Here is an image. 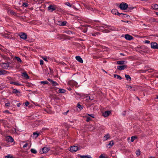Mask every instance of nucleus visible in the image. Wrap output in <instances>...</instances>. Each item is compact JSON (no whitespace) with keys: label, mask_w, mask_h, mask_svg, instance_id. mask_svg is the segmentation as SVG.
<instances>
[{"label":"nucleus","mask_w":158,"mask_h":158,"mask_svg":"<svg viewBox=\"0 0 158 158\" xmlns=\"http://www.w3.org/2000/svg\"><path fill=\"white\" fill-rule=\"evenodd\" d=\"M10 104L9 102H8L5 104L6 106H10Z\"/></svg>","instance_id":"nucleus-46"},{"label":"nucleus","mask_w":158,"mask_h":158,"mask_svg":"<svg viewBox=\"0 0 158 158\" xmlns=\"http://www.w3.org/2000/svg\"><path fill=\"white\" fill-rule=\"evenodd\" d=\"M3 113H9V114H10V113L9 111L8 110H6L3 111Z\"/></svg>","instance_id":"nucleus-44"},{"label":"nucleus","mask_w":158,"mask_h":158,"mask_svg":"<svg viewBox=\"0 0 158 158\" xmlns=\"http://www.w3.org/2000/svg\"><path fill=\"white\" fill-rule=\"evenodd\" d=\"M28 5V4H27V3H26V2H24L23 4V6L24 7H26Z\"/></svg>","instance_id":"nucleus-40"},{"label":"nucleus","mask_w":158,"mask_h":158,"mask_svg":"<svg viewBox=\"0 0 158 158\" xmlns=\"http://www.w3.org/2000/svg\"><path fill=\"white\" fill-rule=\"evenodd\" d=\"M117 15H118L120 17H123V15H125L126 14L122 13H119L118 12Z\"/></svg>","instance_id":"nucleus-38"},{"label":"nucleus","mask_w":158,"mask_h":158,"mask_svg":"<svg viewBox=\"0 0 158 158\" xmlns=\"http://www.w3.org/2000/svg\"><path fill=\"white\" fill-rule=\"evenodd\" d=\"M86 98H87L86 100L90 99V97L89 96H87L86 97Z\"/></svg>","instance_id":"nucleus-58"},{"label":"nucleus","mask_w":158,"mask_h":158,"mask_svg":"<svg viewBox=\"0 0 158 158\" xmlns=\"http://www.w3.org/2000/svg\"><path fill=\"white\" fill-rule=\"evenodd\" d=\"M69 111V110H67L66 112L64 113V115H66L67 114V113Z\"/></svg>","instance_id":"nucleus-57"},{"label":"nucleus","mask_w":158,"mask_h":158,"mask_svg":"<svg viewBox=\"0 0 158 158\" xmlns=\"http://www.w3.org/2000/svg\"><path fill=\"white\" fill-rule=\"evenodd\" d=\"M99 158H106L104 156H103V154H101L99 157Z\"/></svg>","instance_id":"nucleus-47"},{"label":"nucleus","mask_w":158,"mask_h":158,"mask_svg":"<svg viewBox=\"0 0 158 158\" xmlns=\"http://www.w3.org/2000/svg\"><path fill=\"white\" fill-rule=\"evenodd\" d=\"M116 63L118 64L122 65L124 64L125 63H127V61H118L116 62Z\"/></svg>","instance_id":"nucleus-15"},{"label":"nucleus","mask_w":158,"mask_h":158,"mask_svg":"<svg viewBox=\"0 0 158 158\" xmlns=\"http://www.w3.org/2000/svg\"><path fill=\"white\" fill-rule=\"evenodd\" d=\"M118 12V10L115 9H113L111 10L112 14L115 15H117Z\"/></svg>","instance_id":"nucleus-22"},{"label":"nucleus","mask_w":158,"mask_h":158,"mask_svg":"<svg viewBox=\"0 0 158 158\" xmlns=\"http://www.w3.org/2000/svg\"><path fill=\"white\" fill-rule=\"evenodd\" d=\"M81 95H80V96L81 97H84V96H85L83 94H82V93H81Z\"/></svg>","instance_id":"nucleus-59"},{"label":"nucleus","mask_w":158,"mask_h":158,"mask_svg":"<svg viewBox=\"0 0 158 158\" xmlns=\"http://www.w3.org/2000/svg\"><path fill=\"white\" fill-rule=\"evenodd\" d=\"M65 92L66 90L63 89H60L58 90V92L60 93H64Z\"/></svg>","instance_id":"nucleus-26"},{"label":"nucleus","mask_w":158,"mask_h":158,"mask_svg":"<svg viewBox=\"0 0 158 158\" xmlns=\"http://www.w3.org/2000/svg\"><path fill=\"white\" fill-rule=\"evenodd\" d=\"M114 141L113 140H112L110 141L109 143L108 144V146H109V148H110L114 145Z\"/></svg>","instance_id":"nucleus-21"},{"label":"nucleus","mask_w":158,"mask_h":158,"mask_svg":"<svg viewBox=\"0 0 158 158\" xmlns=\"http://www.w3.org/2000/svg\"><path fill=\"white\" fill-rule=\"evenodd\" d=\"M80 149L79 147L76 146H73L71 147L69 151L72 152H75Z\"/></svg>","instance_id":"nucleus-2"},{"label":"nucleus","mask_w":158,"mask_h":158,"mask_svg":"<svg viewBox=\"0 0 158 158\" xmlns=\"http://www.w3.org/2000/svg\"><path fill=\"white\" fill-rule=\"evenodd\" d=\"M86 121L87 122H89V121H91L92 120V119L91 118L89 117L86 116Z\"/></svg>","instance_id":"nucleus-36"},{"label":"nucleus","mask_w":158,"mask_h":158,"mask_svg":"<svg viewBox=\"0 0 158 158\" xmlns=\"http://www.w3.org/2000/svg\"><path fill=\"white\" fill-rule=\"evenodd\" d=\"M77 107L80 110H81L83 109L84 106H83L81 105L80 104V103L79 102L77 105Z\"/></svg>","instance_id":"nucleus-24"},{"label":"nucleus","mask_w":158,"mask_h":158,"mask_svg":"<svg viewBox=\"0 0 158 158\" xmlns=\"http://www.w3.org/2000/svg\"><path fill=\"white\" fill-rule=\"evenodd\" d=\"M23 74L24 77L26 79H29V76L26 72H23Z\"/></svg>","instance_id":"nucleus-28"},{"label":"nucleus","mask_w":158,"mask_h":158,"mask_svg":"<svg viewBox=\"0 0 158 158\" xmlns=\"http://www.w3.org/2000/svg\"><path fill=\"white\" fill-rule=\"evenodd\" d=\"M64 32L65 33H67L68 34H69V35H70L71 34H73V32L72 31H69V30L65 31H64Z\"/></svg>","instance_id":"nucleus-31"},{"label":"nucleus","mask_w":158,"mask_h":158,"mask_svg":"<svg viewBox=\"0 0 158 158\" xmlns=\"http://www.w3.org/2000/svg\"><path fill=\"white\" fill-rule=\"evenodd\" d=\"M10 63H2L1 65V66L3 68L5 69H7L9 67Z\"/></svg>","instance_id":"nucleus-8"},{"label":"nucleus","mask_w":158,"mask_h":158,"mask_svg":"<svg viewBox=\"0 0 158 158\" xmlns=\"http://www.w3.org/2000/svg\"><path fill=\"white\" fill-rule=\"evenodd\" d=\"M43 59L44 60L46 61H48V60H47V58L46 57H43Z\"/></svg>","instance_id":"nucleus-54"},{"label":"nucleus","mask_w":158,"mask_h":158,"mask_svg":"<svg viewBox=\"0 0 158 158\" xmlns=\"http://www.w3.org/2000/svg\"><path fill=\"white\" fill-rule=\"evenodd\" d=\"M29 104V102L28 101H27V102H26L25 103V105L26 106H28Z\"/></svg>","instance_id":"nucleus-49"},{"label":"nucleus","mask_w":158,"mask_h":158,"mask_svg":"<svg viewBox=\"0 0 158 158\" xmlns=\"http://www.w3.org/2000/svg\"><path fill=\"white\" fill-rule=\"evenodd\" d=\"M47 80L50 81L53 86H55L58 85V84L55 81H54L50 78H48Z\"/></svg>","instance_id":"nucleus-10"},{"label":"nucleus","mask_w":158,"mask_h":158,"mask_svg":"<svg viewBox=\"0 0 158 158\" xmlns=\"http://www.w3.org/2000/svg\"><path fill=\"white\" fill-rule=\"evenodd\" d=\"M110 135L108 134H107L106 135L104 136L103 140L104 141H106L109 138H110Z\"/></svg>","instance_id":"nucleus-19"},{"label":"nucleus","mask_w":158,"mask_h":158,"mask_svg":"<svg viewBox=\"0 0 158 158\" xmlns=\"http://www.w3.org/2000/svg\"><path fill=\"white\" fill-rule=\"evenodd\" d=\"M50 149L46 147H44L40 150V153L41 154L46 153H47Z\"/></svg>","instance_id":"nucleus-6"},{"label":"nucleus","mask_w":158,"mask_h":158,"mask_svg":"<svg viewBox=\"0 0 158 158\" xmlns=\"http://www.w3.org/2000/svg\"><path fill=\"white\" fill-rule=\"evenodd\" d=\"M125 77L127 80L130 81L131 80V78L128 75L125 74Z\"/></svg>","instance_id":"nucleus-27"},{"label":"nucleus","mask_w":158,"mask_h":158,"mask_svg":"<svg viewBox=\"0 0 158 158\" xmlns=\"http://www.w3.org/2000/svg\"><path fill=\"white\" fill-rule=\"evenodd\" d=\"M86 115H87L91 117L92 118H94V114H86Z\"/></svg>","instance_id":"nucleus-39"},{"label":"nucleus","mask_w":158,"mask_h":158,"mask_svg":"<svg viewBox=\"0 0 158 158\" xmlns=\"http://www.w3.org/2000/svg\"><path fill=\"white\" fill-rule=\"evenodd\" d=\"M9 12L10 14L11 15H16V13L13 10H10L9 11Z\"/></svg>","instance_id":"nucleus-29"},{"label":"nucleus","mask_w":158,"mask_h":158,"mask_svg":"<svg viewBox=\"0 0 158 158\" xmlns=\"http://www.w3.org/2000/svg\"><path fill=\"white\" fill-rule=\"evenodd\" d=\"M21 105V104L20 103H19L17 104V106L18 107H19Z\"/></svg>","instance_id":"nucleus-55"},{"label":"nucleus","mask_w":158,"mask_h":158,"mask_svg":"<svg viewBox=\"0 0 158 158\" xmlns=\"http://www.w3.org/2000/svg\"><path fill=\"white\" fill-rule=\"evenodd\" d=\"M92 35L93 36H95L96 35V34H92Z\"/></svg>","instance_id":"nucleus-63"},{"label":"nucleus","mask_w":158,"mask_h":158,"mask_svg":"<svg viewBox=\"0 0 158 158\" xmlns=\"http://www.w3.org/2000/svg\"><path fill=\"white\" fill-rule=\"evenodd\" d=\"M31 153L35 154L37 153V151L34 149L32 148L31 149Z\"/></svg>","instance_id":"nucleus-33"},{"label":"nucleus","mask_w":158,"mask_h":158,"mask_svg":"<svg viewBox=\"0 0 158 158\" xmlns=\"http://www.w3.org/2000/svg\"><path fill=\"white\" fill-rule=\"evenodd\" d=\"M40 64L41 65H42L44 64V61L43 60H40Z\"/></svg>","instance_id":"nucleus-45"},{"label":"nucleus","mask_w":158,"mask_h":158,"mask_svg":"<svg viewBox=\"0 0 158 158\" xmlns=\"http://www.w3.org/2000/svg\"><path fill=\"white\" fill-rule=\"evenodd\" d=\"M114 77L115 78H116L118 80H121L122 79V77L119 75L114 74Z\"/></svg>","instance_id":"nucleus-20"},{"label":"nucleus","mask_w":158,"mask_h":158,"mask_svg":"<svg viewBox=\"0 0 158 158\" xmlns=\"http://www.w3.org/2000/svg\"><path fill=\"white\" fill-rule=\"evenodd\" d=\"M72 82H73V83L74 84V85L77 86V82H76L74 81H72Z\"/></svg>","instance_id":"nucleus-50"},{"label":"nucleus","mask_w":158,"mask_h":158,"mask_svg":"<svg viewBox=\"0 0 158 158\" xmlns=\"http://www.w3.org/2000/svg\"><path fill=\"white\" fill-rule=\"evenodd\" d=\"M152 7L154 10H157L158 9V5L156 4H152Z\"/></svg>","instance_id":"nucleus-18"},{"label":"nucleus","mask_w":158,"mask_h":158,"mask_svg":"<svg viewBox=\"0 0 158 158\" xmlns=\"http://www.w3.org/2000/svg\"><path fill=\"white\" fill-rule=\"evenodd\" d=\"M153 22H156V19L155 18H153Z\"/></svg>","instance_id":"nucleus-62"},{"label":"nucleus","mask_w":158,"mask_h":158,"mask_svg":"<svg viewBox=\"0 0 158 158\" xmlns=\"http://www.w3.org/2000/svg\"><path fill=\"white\" fill-rule=\"evenodd\" d=\"M151 47L152 49H158V44L156 42H152L151 43Z\"/></svg>","instance_id":"nucleus-5"},{"label":"nucleus","mask_w":158,"mask_h":158,"mask_svg":"<svg viewBox=\"0 0 158 158\" xmlns=\"http://www.w3.org/2000/svg\"><path fill=\"white\" fill-rule=\"evenodd\" d=\"M60 25V26H64L66 25L67 22L66 21H64L63 22L59 21V22Z\"/></svg>","instance_id":"nucleus-16"},{"label":"nucleus","mask_w":158,"mask_h":158,"mask_svg":"<svg viewBox=\"0 0 158 158\" xmlns=\"http://www.w3.org/2000/svg\"><path fill=\"white\" fill-rule=\"evenodd\" d=\"M18 35L20 37V38L23 40H25L27 39V35L25 33L21 32Z\"/></svg>","instance_id":"nucleus-4"},{"label":"nucleus","mask_w":158,"mask_h":158,"mask_svg":"<svg viewBox=\"0 0 158 158\" xmlns=\"http://www.w3.org/2000/svg\"><path fill=\"white\" fill-rule=\"evenodd\" d=\"M111 113V111H106L103 114V116L104 117H106L108 116Z\"/></svg>","instance_id":"nucleus-12"},{"label":"nucleus","mask_w":158,"mask_h":158,"mask_svg":"<svg viewBox=\"0 0 158 158\" xmlns=\"http://www.w3.org/2000/svg\"><path fill=\"white\" fill-rule=\"evenodd\" d=\"M75 93L77 95L79 96H80V95H81V93H78V92H76Z\"/></svg>","instance_id":"nucleus-53"},{"label":"nucleus","mask_w":158,"mask_h":158,"mask_svg":"<svg viewBox=\"0 0 158 158\" xmlns=\"http://www.w3.org/2000/svg\"><path fill=\"white\" fill-rule=\"evenodd\" d=\"M125 38L127 40H130L133 39V37L129 34H126L125 35Z\"/></svg>","instance_id":"nucleus-11"},{"label":"nucleus","mask_w":158,"mask_h":158,"mask_svg":"<svg viewBox=\"0 0 158 158\" xmlns=\"http://www.w3.org/2000/svg\"><path fill=\"white\" fill-rule=\"evenodd\" d=\"M120 55H122V56H125L124 54L123 53H120Z\"/></svg>","instance_id":"nucleus-61"},{"label":"nucleus","mask_w":158,"mask_h":158,"mask_svg":"<svg viewBox=\"0 0 158 158\" xmlns=\"http://www.w3.org/2000/svg\"><path fill=\"white\" fill-rule=\"evenodd\" d=\"M80 158H92L90 156L88 155L81 156Z\"/></svg>","instance_id":"nucleus-25"},{"label":"nucleus","mask_w":158,"mask_h":158,"mask_svg":"<svg viewBox=\"0 0 158 158\" xmlns=\"http://www.w3.org/2000/svg\"><path fill=\"white\" fill-rule=\"evenodd\" d=\"M127 66V65H118L117 66V69L119 70H122L126 69Z\"/></svg>","instance_id":"nucleus-7"},{"label":"nucleus","mask_w":158,"mask_h":158,"mask_svg":"<svg viewBox=\"0 0 158 158\" xmlns=\"http://www.w3.org/2000/svg\"><path fill=\"white\" fill-rule=\"evenodd\" d=\"M6 140L8 142H12L14 141L13 138L10 136H8L6 137Z\"/></svg>","instance_id":"nucleus-9"},{"label":"nucleus","mask_w":158,"mask_h":158,"mask_svg":"<svg viewBox=\"0 0 158 158\" xmlns=\"http://www.w3.org/2000/svg\"><path fill=\"white\" fill-rule=\"evenodd\" d=\"M144 43H146V44H149L150 43V42L148 40H145V41H144Z\"/></svg>","instance_id":"nucleus-51"},{"label":"nucleus","mask_w":158,"mask_h":158,"mask_svg":"<svg viewBox=\"0 0 158 158\" xmlns=\"http://www.w3.org/2000/svg\"><path fill=\"white\" fill-rule=\"evenodd\" d=\"M107 28H108L109 29H110L111 30H113L114 29H112V28H110V27H113L114 28V27H111V26L109 25H107Z\"/></svg>","instance_id":"nucleus-48"},{"label":"nucleus","mask_w":158,"mask_h":158,"mask_svg":"<svg viewBox=\"0 0 158 158\" xmlns=\"http://www.w3.org/2000/svg\"><path fill=\"white\" fill-rule=\"evenodd\" d=\"M132 88V87L131 86L128 85L127 86V88L128 89H131V88Z\"/></svg>","instance_id":"nucleus-56"},{"label":"nucleus","mask_w":158,"mask_h":158,"mask_svg":"<svg viewBox=\"0 0 158 158\" xmlns=\"http://www.w3.org/2000/svg\"><path fill=\"white\" fill-rule=\"evenodd\" d=\"M7 73H9L7 71L4 70H0V75H5Z\"/></svg>","instance_id":"nucleus-14"},{"label":"nucleus","mask_w":158,"mask_h":158,"mask_svg":"<svg viewBox=\"0 0 158 158\" xmlns=\"http://www.w3.org/2000/svg\"><path fill=\"white\" fill-rule=\"evenodd\" d=\"M75 57L77 60L79 62L81 63H83V60H82V59L80 57V56H76Z\"/></svg>","instance_id":"nucleus-13"},{"label":"nucleus","mask_w":158,"mask_h":158,"mask_svg":"<svg viewBox=\"0 0 158 158\" xmlns=\"http://www.w3.org/2000/svg\"><path fill=\"white\" fill-rule=\"evenodd\" d=\"M68 89L70 91L72 89H71V88H68Z\"/></svg>","instance_id":"nucleus-64"},{"label":"nucleus","mask_w":158,"mask_h":158,"mask_svg":"<svg viewBox=\"0 0 158 158\" xmlns=\"http://www.w3.org/2000/svg\"><path fill=\"white\" fill-rule=\"evenodd\" d=\"M15 59H16L19 62L21 63L22 62V61L21 60V59L19 57H15Z\"/></svg>","instance_id":"nucleus-32"},{"label":"nucleus","mask_w":158,"mask_h":158,"mask_svg":"<svg viewBox=\"0 0 158 158\" xmlns=\"http://www.w3.org/2000/svg\"><path fill=\"white\" fill-rule=\"evenodd\" d=\"M14 158L13 156H12L10 154H8L6 156H5V158Z\"/></svg>","instance_id":"nucleus-37"},{"label":"nucleus","mask_w":158,"mask_h":158,"mask_svg":"<svg viewBox=\"0 0 158 158\" xmlns=\"http://www.w3.org/2000/svg\"><path fill=\"white\" fill-rule=\"evenodd\" d=\"M40 134V133H37L36 132H34L33 133V135L35 138H37Z\"/></svg>","instance_id":"nucleus-30"},{"label":"nucleus","mask_w":158,"mask_h":158,"mask_svg":"<svg viewBox=\"0 0 158 158\" xmlns=\"http://www.w3.org/2000/svg\"><path fill=\"white\" fill-rule=\"evenodd\" d=\"M137 137L136 136H132L131 138V141L132 142H133L135 139H136Z\"/></svg>","instance_id":"nucleus-34"},{"label":"nucleus","mask_w":158,"mask_h":158,"mask_svg":"<svg viewBox=\"0 0 158 158\" xmlns=\"http://www.w3.org/2000/svg\"><path fill=\"white\" fill-rule=\"evenodd\" d=\"M128 9H129L130 10H132L134 8H130L129 7L127 8Z\"/></svg>","instance_id":"nucleus-60"},{"label":"nucleus","mask_w":158,"mask_h":158,"mask_svg":"<svg viewBox=\"0 0 158 158\" xmlns=\"http://www.w3.org/2000/svg\"><path fill=\"white\" fill-rule=\"evenodd\" d=\"M13 93L14 94H20V91L16 89H13L12 90Z\"/></svg>","instance_id":"nucleus-23"},{"label":"nucleus","mask_w":158,"mask_h":158,"mask_svg":"<svg viewBox=\"0 0 158 158\" xmlns=\"http://www.w3.org/2000/svg\"><path fill=\"white\" fill-rule=\"evenodd\" d=\"M2 57H3V59H5L7 60V59L9 58L8 57H7L6 56H5L4 55H2Z\"/></svg>","instance_id":"nucleus-43"},{"label":"nucleus","mask_w":158,"mask_h":158,"mask_svg":"<svg viewBox=\"0 0 158 158\" xmlns=\"http://www.w3.org/2000/svg\"><path fill=\"white\" fill-rule=\"evenodd\" d=\"M10 84L15 85H16L20 86L21 84H20L18 82L10 81Z\"/></svg>","instance_id":"nucleus-17"},{"label":"nucleus","mask_w":158,"mask_h":158,"mask_svg":"<svg viewBox=\"0 0 158 158\" xmlns=\"http://www.w3.org/2000/svg\"><path fill=\"white\" fill-rule=\"evenodd\" d=\"M65 5L68 6L69 7H72V5L69 2H67L65 3Z\"/></svg>","instance_id":"nucleus-41"},{"label":"nucleus","mask_w":158,"mask_h":158,"mask_svg":"<svg viewBox=\"0 0 158 158\" xmlns=\"http://www.w3.org/2000/svg\"><path fill=\"white\" fill-rule=\"evenodd\" d=\"M56 8L57 7L56 5H51L48 7V10L52 12L55 10Z\"/></svg>","instance_id":"nucleus-3"},{"label":"nucleus","mask_w":158,"mask_h":158,"mask_svg":"<svg viewBox=\"0 0 158 158\" xmlns=\"http://www.w3.org/2000/svg\"><path fill=\"white\" fill-rule=\"evenodd\" d=\"M119 7L121 10H126L128 8V5L125 2H122L120 5Z\"/></svg>","instance_id":"nucleus-1"},{"label":"nucleus","mask_w":158,"mask_h":158,"mask_svg":"<svg viewBox=\"0 0 158 158\" xmlns=\"http://www.w3.org/2000/svg\"><path fill=\"white\" fill-rule=\"evenodd\" d=\"M28 145V143H26L23 146V148H25V147H27V146Z\"/></svg>","instance_id":"nucleus-52"},{"label":"nucleus","mask_w":158,"mask_h":158,"mask_svg":"<svg viewBox=\"0 0 158 158\" xmlns=\"http://www.w3.org/2000/svg\"><path fill=\"white\" fill-rule=\"evenodd\" d=\"M40 83L43 84L44 85L45 84H48L49 83L47 81H43L40 82Z\"/></svg>","instance_id":"nucleus-35"},{"label":"nucleus","mask_w":158,"mask_h":158,"mask_svg":"<svg viewBox=\"0 0 158 158\" xmlns=\"http://www.w3.org/2000/svg\"><path fill=\"white\" fill-rule=\"evenodd\" d=\"M140 151L139 150L137 151L136 152V154L138 156H139L140 155Z\"/></svg>","instance_id":"nucleus-42"}]
</instances>
